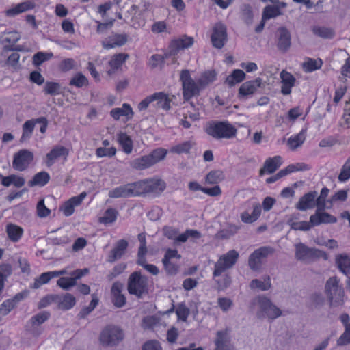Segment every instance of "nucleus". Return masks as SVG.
Segmentation results:
<instances>
[{
	"mask_svg": "<svg viewBox=\"0 0 350 350\" xmlns=\"http://www.w3.org/2000/svg\"><path fill=\"white\" fill-rule=\"evenodd\" d=\"M216 76L217 74L215 70H206L202 73L200 77L198 79L202 90L213 83L216 79Z\"/></svg>",
	"mask_w": 350,
	"mask_h": 350,
	"instance_id": "43",
	"label": "nucleus"
},
{
	"mask_svg": "<svg viewBox=\"0 0 350 350\" xmlns=\"http://www.w3.org/2000/svg\"><path fill=\"white\" fill-rule=\"evenodd\" d=\"M0 178H2L1 179V184L4 187H10L11 185H13L17 188H20L23 187L25 183V180L24 178L22 176H17L16 174H11L7 176H0Z\"/></svg>",
	"mask_w": 350,
	"mask_h": 350,
	"instance_id": "36",
	"label": "nucleus"
},
{
	"mask_svg": "<svg viewBox=\"0 0 350 350\" xmlns=\"http://www.w3.org/2000/svg\"><path fill=\"white\" fill-rule=\"evenodd\" d=\"M193 145V144L191 141H185L183 143L172 146L170 151L172 153H176L178 154H189Z\"/></svg>",
	"mask_w": 350,
	"mask_h": 350,
	"instance_id": "46",
	"label": "nucleus"
},
{
	"mask_svg": "<svg viewBox=\"0 0 350 350\" xmlns=\"http://www.w3.org/2000/svg\"><path fill=\"white\" fill-rule=\"evenodd\" d=\"M167 154V150L164 148H157L154 149L150 154H148V157L152 163L153 165L163 160Z\"/></svg>",
	"mask_w": 350,
	"mask_h": 350,
	"instance_id": "45",
	"label": "nucleus"
},
{
	"mask_svg": "<svg viewBox=\"0 0 350 350\" xmlns=\"http://www.w3.org/2000/svg\"><path fill=\"white\" fill-rule=\"evenodd\" d=\"M89 81L88 78L81 72L76 73L70 79L69 85L75 86L77 88H81L84 86H88Z\"/></svg>",
	"mask_w": 350,
	"mask_h": 350,
	"instance_id": "47",
	"label": "nucleus"
},
{
	"mask_svg": "<svg viewBox=\"0 0 350 350\" xmlns=\"http://www.w3.org/2000/svg\"><path fill=\"white\" fill-rule=\"evenodd\" d=\"M312 31L315 35L323 38H332L335 34L334 31L332 28L325 27H314Z\"/></svg>",
	"mask_w": 350,
	"mask_h": 350,
	"instance_id": "51",
	"label": "nucleus"
},
{
	"mask_svg": "<svg viewBox=\"0 0 350 350\" xmlns=\"http://www.w3.org/2000/svg\"><path fill=\"white\" fill-rule=\"evenodd\" d=\"M262 206L257 203L253 206V211L251 214L245 211L241 213V219L244 223L251 224L256 221L261 215Z\"/></svg>",
	"mask_w": 350,
	"mask_h": 350,
	"instance_id": "34",
	"label": "nucleus"
},
{
	"mask_svg": "<svg viewBox=\"0 0 350 350\" xmlns=\"http://www.w3.org/2000/svg\"><path fill=\"white\" fill-rule=\"evenodd\" d=\"M5 230L8 239L13 243L19 241L24 232L22 227L12 223L6 225Z\"/></svg>",
	"mask_w": 350,
	"mask_h": 350,
	"instance_id": "30",
	"label": "nucleus"
},
{
	"mask_svg": "<svg viewBox=\"0 0 350 350\" xmlns=\"http://www.w3.org/2000/svg\"><path fill=\"white\" fill-rule=\"evenodd\" d=\"M181 255L178 254L176 249L168 248L166 250L164 256L162 259L163 267L168 275H174L179 270V265L177 263L172 262L174 258L180 259Z\"/></svg>",
	"mask_w": 350,
	"mask_h": 350,
	"instance_id": "11",
	"label": "nucleus"
},
{
	"mask_svg": "<svg viewBox=\"0 0 350 350\" xmlns=\"http://www.w3.org/2000/svg\"><path fill=\"white\" fill-rule=\"evenodd\" d=\"M325 210L317 208L314 214L310 215V221L313 226H317L322 224H334L336 222V217L325 212Z\"/></svg>",
	"mask_w": 350,
	"mask_h": 350,
	"instance_id": "20",
	"label": "nucleus"
},
{
	"mask_svg": "<svg viewBox=\"0 0 350 350\" xmlns=\"http://www.w3.org/2000/svg\"><path fill=\"white\" fill-rule=\"evenodd\" d=\"M260 84L261 79L260 78L243 83L239 89V96H247L253 94L257 88L260 86Z\"/></svg>",
	"mask_w": 350,
	"mask_h": 350,
	"instance_id": "27",
	"label": "nucleus"
},
{
	"mask_svg": "<svg viewBox=\"0 0 350 350\" xmlns=\"http://www.w3.org/2000/svg\"><path fill=\"white\" fill-rule=\"evenodd\" d=\"M52 53H45L43 52H38L36 54L33 55L32 58V62L33 64L35 66H40L43 62L48 60L51 56Z\"/></svg>",
	"mask_w": 350,
	"mask_h": 350,
	"instance_id": "60",
	"label": "nucleus"
},
{
	"mask_svg": "<svg viewBox=\"0 0 350 350\" xmlns=\"http://www.w3.org/2000/svg\"><path fill=\"white\" fill-rule=\"evenodd\" d=\"M75 66L76 62L72 58H66L63 59L59 65V68L62 72H68L74 69Z\"/></svg>",
	"mask_w": 350,
	"mask_h": 350,
	"instance_id": "63",
	"label": "nucleus"
},
{
	"mask_svg": "<svg viewBox=\"0 0 350 350\" xmlns=\"http://www.w3.org/2000/svg\"><path fill=\"white\" fill-rule=\"evenodd\" d=\"M325 294L332 306H341L344 304L345 292L337 277H331L325 286Z\"/></svg>",
	"mask_w": 350,
	"mask_h": 350,
	"instance_id": "3",
	"label": "nucleus"
},
{
	"mask_svg": "<svg viewBox=\"0 0 350 350\" xmlns=\"http://www.w3.org/2000/svg\"><path fill=\"white\" fill-rule=\"evenodd\" d=\"M238 258L239 253L234 250H231L221 255L215 264L213 276H220L226 270L232 268L236 264Z\"/></svg>",
	"mask_w": 350,
	"mask_h": 350,
	"instance_id": "8",
	"label": "nucleus"
},
{
	"mask_svg": "<svg viewBox=\"0 0 350 350\" xmlns=\"http://www.w3.org/2000/svg\"><path fill=\"white\" fill-rule=\"evenodd\" d=\"M154 101H157V107L161 108L165 111H168L171 107L172 100L168 94L163 92H155L153 94Z\"/></svg>",
	"mask_w": 350,
	"mask_h": 350,
	"instance_id": "35",
	"label": "nucleus"
},
{
	"mask_svg": "<svg viewBox=\"0 0 350 350\" xmlns=\"http://www.w3.org/2000/svg\"><path fill=\"white\" fill-rule=\"evenodd\" d=\"M57 284L62 289L68 290L70 287L75 286L76 282L72 277H62L57 281Z\"/></svg>",
	"mask_w": 350,
	"mask_h": 350,
	"instance_id": "62",
	"label": "nucleus"
},
{
	"mask_svg": "<svg viewBox=\"0 0 350 350\" xmlns=\"http://www.w3.org/2000/svg\"><path fill=\"white\" fill-rule=\"evenodd\" d=\"M350 178V156L347 158V161L342 166L340 172L338 176L340 182L344 183Z\"/></svg>",
	"mask_w": 350,
	"mask_h": 350,
	"instance_id": "56",
	"label": "nucleus"
},
{
	"mask_svg": "<svg viewBox=\"0 0 350 350\" xmlns=\"http://www.w3.org/2000/svg\"><path fill=\"white\" fill-rule=\"evenodd\" d=\"M282 87L281 93L283 95H288L291 93L292 88L295 86L296 79L289 72L282 70L280 73Z\"/></svg>",
	"mask_w": 350,
	"mask_h": 350,
	"instance_id": "21",
	"label": "nucleus"
},
{
	"mask_svg": "<svg viewBox=\"0 0 350 350\" xmlns=\"http://www.w3.org/2000/svg\"><path fill=\"white\" fill-rule=\"evenodd\" d=\"M152 165L153 164L148 154L135 159L131 162V167L137 170H143Z\"/></svg>",
	"mask_w": 350,
	"mask_h": 350,
	"instance_id": "40",
	"label": "nucleus"
},
{
	"mask_svg": "<svg viewBox=\"0 0 350 350\" xmlns=\"http://www.w3.org/2000/svg\"><path fill=\"white\" fill-rule=\"evenodd\" d=\"M129 58L126 53H118L113 55L109 61L110 68L108 70V75H111L115 73Z\"/></svg>",
	"mask_w": 350,
	"mask_h": 350,
	"instance_id": "28",
	"label": "nucleus"
},
{
	"mask_svg": "<svg viewBox=\"0 0 350 350\" xmlns=\"http://www.w3.org/2000/svg\"><path fill=\"white\" fill-rule=\"evenodd\" d=\"M281 14V11L278 6L267 5L263 10L262 21L275 18L280 16Z\"/></svg>",
	"mask_w": 350,
	"mask_h": 350,
	"instance_id": "50",
	"label": "nucleus"
},
{
	"mask_svg": "<svg viewBox=\"0 0 350 350\" xmlns=\"http://www.w3.org/2000/svg\"><path fill=\"white\" fill-rule=\"evenodd\" d=\"M205 179L208 184H217L224 179V174L220 170H212L206 174Z\"/></svg>",
	"mask_w": 350,
	"mask_h": 350,
	"instance_id": "53",
	"label": "nucleus"
},
{
	"mask_svg": "<svg viewBox=\"0 0 350 350\" xmlns=\"http://www.w3.org/2000/svg\"><path fill=\"white\" fill-rule=\"evenodd\" d=\"M148 278L142 275L140 271H134L129 277L127 290L130 295L138 298L148 293Z\"/></svg>",
	"mask_w": 350,
	"mask_h": 350,
	"instance_id": "4",
	"label": "nucleus"
},
{
	"mask_svg": "<svg viewBox=\"0 0 350 350\" xmlns=\"http://www.w3.org/2000/svg\"><path fill=\"white\" fill-rule=\"evenodd\" d=\"M118 211L113 208H108L104 213L103 216L98 218V222L104 225H109L114 223L118 216Z\"/></svg>",
	"mask_w": 350,
	"mask_h": 350,
	"instance_id": "41",
	"label": "nucleus"
},
{
	"mask_svg": "<svg viewBox=\"0 0 350 350\" xmlns=\"http://www.w3.org/2000/svg\"><path fill=\"white\" fill-rule=\"evenodd\" d=\"M117 141L122 148V151L129 154L132 152L133 149V142L131 137L126 133L120 132L117 135Z\"/></svg>",
	"mask_w": 350,
	"mask_h": 350,
	"instance_id": "33",
	"label": "nucleus"
},
{
	"mask_svg": "<svg viewBox=\"0 0 350 350\" xmlns=\"http://www.w3.org/2000/svg\"><path fill=\"white\" fill-rule=\"evenodd\" d=\"M257 300L261 311L266 314L269 319H274L281 315L282 312L280 308L274 306L267 297L259 296Z\"/></svg>",
	"mask_w": 350,
	"mask_h": 350,
	"instance_id": "15",
	"label": "nucleus"
},
{
	"mask_svg": "<svg viewBox=\"0 0 350 350\" xmlns=\"http://www.w3.org/2000/svg\"><path fill=\"white\" fill-rule=\"evenodd\" d=\"M306 138V129H301L299 133L291 135L287 140V146L291 150L300 147Z\"/></svg>",
	"mask_w": 350,
	"mask_h": 350,
	"instance_id": "32",
	"label": "nucleus"
},
{
	"mask_svg": "<svg viewBox=\"0 0 350 350\" xmlns=\"http://www.w3.org/2000/svg\"><path fill=\"white\" fill-rule=\"evenodd\" d=\"M180 80L183 87V96L185 100H189L198 96L202 90L198 81H195L188 70H183L180 75Z\"/></svg>",
	"mask_w": 350,
	"mask_h": 350,
	"instance_id": "6",
	"label": "nucleus"
},
{
	"mask_svg": "<svg viewBox=\"0 0 350 350\" xmlns=\"http://www.w3.org/2000/svg\"><path fill=\"white\" fill-rule=\"evenodd\" d=\"M66 273V271L65 269L43 273L38 278L36 279L34 287L37 288L42 284H47L52 278L65 275Z\"/></svg>",
	"mask_w": 350,
	"mask_h": 350,
	"instance_id": "31",
	"label": "nucleus"
},
{
	"mask_svg": "<svg viewBox=\"0 0 350 350\" xmlns=\"http://www.w3.org/2000/svg\"><path fill=\"white\" fill-rule=\"evenodd\" d=\"M69 155V150L60 145H57L46 154L44 162L48 167L53 166L57 159H63L64 163L68 160Z\"/></svg>",
	"mask_w": 350,
	"mask_h": 350,
	"instance_id": "12",
	"label": "nucleus"
},
{
	"mask_svg": "<svg viewBox=\"0 0 350 350\" xmlns=\"http://www.w3.org/2000/svg\"><path fill=\"white\" fill-rule=\"evenodd\" d=\"M215 350H233L230 345L228 329L218 331L215 340Z\"/></svg>",
	"mask_w": 350,
	"mask_h": 350,
	"instance_id": "26",
	"label": "nucleus"
},
{
	"mask_svg": "<svg viewBox=\"0 0 350 350\" xmlns=\"http://www.w3.org/2000/svg\"><path fill=\"white\" fill-rule=\"evenodd\" d=\"M172 55H170V51L165 53L164 55L159 54L152 55L150 59L149 65L151 68H154L159 65L162 66L165 63V60Z\"/></svg>",
	"mask_w": 350,
	"mask_h": 350,
	"instance_id": "54",
	"label": "nucleus"
},
{
	"mask_svg": "<svg viewBox=\"0 0 350 350\" xmlns=\"http://www.w3.org/2000/svg\"><path fill=\"white\" fill-rule=\"evenodd\" d=\"M27 295V292H21L16 294L13 297L3 301L0 305V315L5 316L8 314Z\"/></svg>",
	"mask_w": 350,
	"mask_h": 350,
	"instance_id": "17",
	"label": "nucleus"
},
{
	"mask_svg": "<svg viewBox=\"0 0 350 350\" xmlns=\"http://www.w3.org/2000/svg\"><path fill=\"white\" fill-rule=\"evenodd\" d=\"M282 165V157L275 156L268 158L264 163L263 167L260 170V176H263L265 173L272 174L278 170Z\"/></svg>",
	"mask_w": 350,
	"mask_h": 350,
	"instance_id": "24",
	"label": "nucleus"
},
{
	"mask_svg": "<svg viewBox=\"0 0 350 350\" xmlns=\"http://www.w3.org/2000/svg\"><path fill=\"white\" fill-rule=\"evenodd\" d=\"M127 41V36L125 34H113L108 36L103 42V47L105 49H110L116 46H123Z\"/></svg>",
	"mask_w": 350,
	"mask_h": 350,
	"instance_id": "22",
	"label": "nucleus"
},
{
	"mask_svg": "<svg viewBox=\"0 0 350 350\" xmlns=\"http://www.w3.org/2000/svg\"><path fill=\"white\" fill-rule=\"evenodd\" d=\"M50 178V175L48 172L42 171L36 173L32 179L29 181L28 185L29 187H44L49 182Z\"/></svg>",
	"mask_w": 350,
	"mask_h": 350,
	"instance_id": "37",
	"label": "nucleus"
},
{
	"mask_svg": "<svg viewBox=\"0 0 350 350\" xmlns=\"http://www.w3.org/2000/svg\"><path fill=\"white\" fill-rule=\"evenodd\" d=\"M37 123L36 119H31L26 121L23 125V134L21 136V140L30 138L31 136L35 124Z\"/></svg>",
	"mask_w": 350,
	"mask_h": 350,
	"instance_id": "49",
	"label": "nucleus"
},
{
	"mask_svg": "<svg viewBox=\"0 0 350 350\" xmlns=\"http://www.w3.org/2000/svg\"><path fill=\"white\" fill-rule=\"evenodd\" d=\"M124 336V332L120 327L108 325L100 332L99 340L103 345L113 347L121 342Z\"/></svg>",
	"mask_w": 350,
	"mask_h": 350,
	"instance_id": "7",
	"label": "nucleus"
},
{
	"mask_svg": "<svg viewBox=\"0 0 350 350\" xmlns=\"http://www.w3.org/2000/svg\"><path fill=\"white\" fill-rule=\"evenodd\" d=\"M61 86L59 83L53 82V81H47L45 83L44 88V92L46 94H49L51 96L58 95L61 93L60 92Z\"/></svg>",
	"mask_w": 350,
	"mask_h": 350,
	"instance_id": "55",
	"label": "nucleus"
},
{
	"mask_svg": "<svg viewBox=\"0 0 350 350\" xmlns=\"http://www.w3.org/2000/svg\"><path fill=\"white\" fill-rule=\"evenodd\" d=\"M211 39L214 47L219 49H221L227 40L226 26L220 23L215 24L213 29Z\"/></svg>",
	"mask_w": 350,
	"mask_h": 350,
	"instance_id": "14",
	"label": "nucleus"
},
{
	"mask_svg": "<svg viewBox=\"0 0 350 350\" xmlns=\"http://www.w3.org/2000/svg\"><path fill=\"white\" fill-rule=\"evenodd\" d=\"M323 61L321 59H317L308 58L303 64V68L306 72H312L321 68Z\"/></svg>",
	"mask_w": 350,
	"mask_h": 350,
	"instance_id": "44",
	"label": "nucleus"
},
{
	"mask_svg": "<svg viewBox=\"0 0 350 350\" xmlns=\"http://www.w3.org/2000/svg\"><path fill=\"white\" fill-rule=\"evenodd\" d=\"M49 317L50 313L46 311H43L33 316L31 319V323L33 325H40L47 321Z\"/></svg>",
	"mask_w": 350,
	"mask_h": 350,
	"instance_id": "59",
	"label": "nucleus"
},
{
	"mask_svg": "<svg viewBox=\"0 0 350 350\" xmlns=\"http://www.w3.org/2000/svg\"><path fill=\"white\" fill-rule=\"evenodd\" d=\"M206 133L216 139H231L237 133V129L228 121H211L205 128Z\"/></svg>",
	"mask_w": 350,
	"mask_h": 350,
	"instance_id": "2",
	"label": "nucleus"
},
{
	"mask_svg": "<svg viewBox=\"0 0 350 350\" xmlns=\"http://www.w3.org/2000/svg\"><path fill=\"white\" fill-rule=\"evenodd\" d=\"M295 257L297 260L305 262H312L320 258L327 259V255L325 252L308 247L302 243L295 245Z\"/></svg>",
	"mask_w": 350,
	"mask_h": 350,
	"instance_id": "5",
	"label": "nucleus"
},
{
	"mask_svg": "<svg viewBox=\"0 0 350 350\" xmlns=\"http://www.w3.org/2000/svg\"><path fill=\"white\" fill-rule=\"evenodd\" d=\"M165 189V183L158 178H146L116 187L109 191L111 198H130L147 193H158Z\"/></svg>",
	"mask_w": 350,
	"mask_h": 350,
	"instance_id": "1",
	"label": "nucleus"
},
{
	"mask_svg": "<svg viewBox=\"0 0 350 350\" xmlns=\"http://www.w3.org/2000/svg\"><path fill=\"white\" fill-rule=\"evenodd\" d=\"M274 250L271 247H261L254 250L249 256L248 264L253 270H257L260 268L262 263V259L267 257L269 254H272Z\"/></svg>",
	"mask_w": 350,
	"mask_h": 350,
	"instance_id": "13",
	"label": "nucleus"
},
{
	"mask_svg": "<svg viewBox=\"0 0 350 350\" xmlns=\"http://www.w3.org/2000/svg\"><path fill=\"white\" fill-rule=\"evenodd\" d=\"M192 37L183 36L179 38L172 40L169 44L170 55H172V64H178L176 55L180 50L188 49L193 44Z\"/></svg>",
	"mask_w": 350,
	"mask_h": 350,
	"instance_id": "10",
	"label": "nucleus"
},
{
	"mask_svg": "<svg viewBox=\"0 0 350 350\" xmlns=\"http://www.w3.org/2000/svg\"><path fill=\"white\" fill-rule=\"evenodd\" d=\"M245 78V72L240 69H236L227 77V81L230 85L242 82Z\"/></svg>",
	"mask_w": 350,
	"mask_h": 350,
	"instance_id": "52",
	"label": "nucleus"
},
{
	"mask_svg": "<svg viewBox=\"0 0 350 350\" xmlns=\"http://www.w3.org/2000/svg\"><path fill=\"white\" fill-rule=\"evenodd\" d=\"M34 159L32 152L27 149H21L14 154L12 167L19 172L26 170Z\"/></svg>",
	"mask_w": 350,
	"mask_h": 350,
	"instance_id": "9",
	"label": "nucleus"
},
{
	"mask_svg": "<svg viewBox=\"0 0 350 350\" xmlns=\"http://www.w3.org/2000/svg\"><path fill=\"white\" fill-rule=\"evenodd\" d=\"M110 116L115 120H119L122 118L124 122H126L133 119L134 112L131 106L128 103H123L122 107L113 108L110 111Z\"/></svg>",
	"mask_w": 350,
	"mask_h": 350,
	"instance_id": "18",
	"label": "nucleus"
},
{
	"mask_svg": "<svg viewBox=\"0 0 350 350\" xmlns=\"http://www.w3.org/2000/svg\"><path fill=\"white\" fill-rule=\"evenodd\" d=\"M87 193L83 191L79 195L73 196L66 201L60 208L61 211L66 217L72 215L75 212V208L81 204L83 200L86 198Z\"/></svg>",
	"mask_w": 350,
	"mask_h": 350,
	"instance_id": "16",
	"label": "nucleus"
},
{
	"mask_svg": "<svg viewBox=\"0 0 350 350\" xmlns=\"http://www.w3.org/2000/svg\"><path fill=\"white\" fill-rule=\"evenodd\" d=\"M128 247V242L125 239H120L117 241L114 247L109 254L108 261L113 262L120 258L124 254Z\"/></svg>",
	"mask_w": 350,
	"mask_h": 350,
	"instance_id": "25",
	"label": "nucleus"
},
{
	"mask_svg": "<svg viewBox=\"0 0 350 350\" xmlns=\"http://www.w3.org/2000/svg\"><path fill=\"white\" fill-rule=\"evenodd\" d=\"M60 298V295L56 294L47 295L42 298L38 304V308H42L48 306L51 303H56Z\"/></svg>",
	"mask_w": 350,
	"mask_h": 350,
	"instance_id": "58",
	"label": "nucleus"
},
{
	"mask_svg": "<svg viewBox=\"0 0 350 350\" xmlns=\"http://www.w3.org/2000/svg\"><path fill=\"white\" fill-rule=\"evenodd\" d=\"M56 303L59 309L68 310L75 305L76 299L72 295L66 293L63 296H60L59 301H56Z\"/></svg>",
	"mask_w": 350,
	"mask_h": 350,
	"instance_id": "39",
	"label": "nucleus"
},
{
	"mask_svg": "<svg viewBox=\"0 0 350 350\" xmlns=\"http://www.w3.org/2000/svg\"><path fill=\"white\" fill-rule=\"evenodd\" d=\"M317 192L316 191H309L304 194L295 204V208L301 211H306L312 209L316 206V198Z\"/></svg>",
	"mask_w": 350,
	"mask_h": 350,
	"instance_id": "19",
	"label": "nucleus"
},
{
	"mask_svg": "<svg viewBox=\"0 0 350 350\" xmlns=\"http://www.w3.org/2000/svg\"><path fill=\"white\" fill-rule=\"evenodd\" d=\"M122 284L119 282H116L111 286L112 302L118 308H122L126 304V297L122 293Z\"/></svg>",
	"mask_w": 350,
	"mask_h": 350,
	"instance_id": "23",
	"label": "nucleus"
},
{
	"mask_svg": "<svg viewBox=\"0 0 350 350\" xmlns=\"http://www.w3.org/2000/svg\"><path fill=\"white\" fill-rule=\"evenodd\" d=\"M280 36L277 42L278 49L282 52H286L291 46V34L287 29L282 27L279 29Z\"/></svg>",
	"mask_w": 350,
	"mask_h": 350,
	"instance_id": "29",
	"label": "nucleus"
},
{
	"mask_svg": "<svg viewBox=\"0 0 350 350\" xmlns=\"http://www.w3.org/2000/svg\"><path fill=\"white\" fill-rule=\"evenodd\" d=\"M250 286L252 289L267 290L271 287V278L269 276H266L262 281L258 279L252 280L250 284Z\"/></svg>",
	"mask_w": 350,
	"mask_h": 350,
	"instance_id": "48",
	"label": "nucleus"
},
{
	"mask_svg": "<svg viewBox=\"0 0 350 350\" xmlns=\"http://www.w3.org/2000/svg\"><path fill=\"white\" fill-rule=\"evenodd\" d=\"M340 142L338 140L337 135H329L326 137L322 139L319 143V146L321 148H327L332 147L336 144H340Z\"/></svg>",
	"mask_w": 350,
	"mask_h": 350,
	"instance_id": "57",
	"label": "nucleus"
},
{
	"mask_svg": "<svg viewBox=\"0 0 350 350\" xmlns=\"http://www.w3.org/2000/svg\"><path fill=\"white\" fill-rule=\"evenodd\" d=\"M350 343V323L345 329L344 333L337 340L338 346H344Z\"/></svg>",
	"mask_w": 350,
	"mask_h": 350,
	"instance_id": "64",
	"label": "nucleus"
},
{
	"mask_svg": "<svg viewBox=\"0 0 350 350\" xmlns=\"http://www.w3.org/2000/svg\"><path fill=\"white\" fill-rule=\"evenodd\" d=\"M329 193V189L327 187H324L321 189L320 195L317 196L316 198V206L319 209L330 208L332 205L327 206V203L329 204V200H327L328 195Z\"/></svg>",
	"mask_w": 350,
	"mask_h": 350,
	"instance_id": "42",
	"label": "nucleus"
},
{
	"mask_svg": "<svg viewBox=\"0 0 350 350\" xmlns=\"http://www.w3.org/2000/svg\"><path fill=\"white\" fill-rule=\"evenodd\" d=\"M116 154V148L115 147L101 148L99 147L96 150V155L98 157H112Z\"/></svg>",
	"mask_w": 350,
	"mask_h": 350,
	"instance_id": "61",
	"label": "nucleus"
},
{
	"mask_svg": "<svg viewBox=\"0 0 350 350\" xmlns=\"http://www.w3.org/2000/svg\"><path fill=\"white\" fill-rule=\"evenodd\" d=\"M34 8V5L31 2H22L16 5L14 8H10L5 11L7 16H14L25 11L31 10Z\"/></svg>",
	"mask_w": 350,
	"mask_h": 350,
	"instance_id": "38",
	"label": "nucleus"
}]
</instances>
